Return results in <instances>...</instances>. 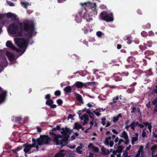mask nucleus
<instances>
[{"label":"nucleus","mask_w":157,"mask_h":157,"mask_svg":"<svg viewBox=\"0 0 157 157\" xmlns=\"http://www.w3.org/2000/svg\"><path fill=\"white\" fill-rule=\"evenodd\" d=\"M18 24L21 31H18V26L14 22L9 26L8 32L12 34H17L18 36H22V31H23L28 33H24L23 35L28 38L32 37L34 33L35 35L36 34V32L35 31V27L33 23L29 21H25L22 22H19Z\"/></svg>","instance_id":"obj_1"},{"label":"nucleus","mask_w":157,"mask_h":157,"mask_svg":"<svg viewBox=\"0 0 157 157\" xmlns=\"http://www.w3.org/2000/svg\"><path fill=\"white\" fill-rule=\"evenodd\" d=\"M61 130L62 131L61 133L63 136L57 135V136H56L54 138L53 141L56 143V145H61L63 146L67 144L69 135L66 132L64 128H62Z\"/></svg>","instance_id":"obj_2"},{"label":"nucleus","mask_w":157,"mask_h":157,"mask_svg":"<svg viewBox=\"0 0 157 157\" xmlns=\"http://www.w3.org/2000/svg\"><path fill=\"white\" fill-rule=\"evenodd\" d=\"M81 5L84 7L86 12H88L91 17H94L97 14V11L96 10V3H93L90 2L81 3Z\"/></svg>","instance_id":"obj_3"},{"label":"nucleus","mask_w":157,"mask_h":157,"mask_svg":"<svg viewBox=\"0 0 157 157\" xmlns=\"http://www.w3.org/2000/svg\"><path fill=\"white\" fill-rule=\"evenodd\" d=\"M27 37V39H25L24 38H15L14 41L15 43L21 48H26L29 41V39L30 38Z\"/></svg>","instance_id":"obj_4"},{"label":"nucleus","mask_w":157,"mask_h":157,"mask_svg":"<svg viewBox=\"0 0 157 157\" xmlns=\"http://www.w3.org/2000/svg\"><path fill=\"white\" fill-rule=\"evenodd\" d=\"M99 17L102 19L106 22L112 21L113 20L112 13L109 14L105 11L101 13Z\"/></svg>","instance_id":"obj_5"},{"label":"nucleus","mask_w":157,"mask_h":157,"mask_svg":"<svg viewBox=\"0 0 157 157\" xmlns=\"http://www.w3.org/2000/svg\"><path fill=\"white\" fill-rule=\"evenodd\" d=\"M135 59L133 56H129L127 59L128 63L125 65L126 67L131 68L134 67V64L135 61Z\"/></svg>","instance_id":"obj_6"},{"label":"nucleus","mask_w":157,"mask_h":157,"mask_svg":"<svg viewBox=\"0 0 157 157\" xmlns=\"http://www.w3.org/2000/svg\"><path fill=\"white\" fill-rule=\"evenodd\" d=\"M144 147L143 145H141L140 146V147L137 151V153L136 155V157H140H140H144Z\"/></svg>","instance_id":"obj_7"},{"label":"nucleus","mask_w":157,"mask_h":157,"mask_svg":"<svg viewBox=\"0 0 157 157\" xmlns=\"http://www.w3.org/2000/svg\"><path fill=\"white\" fill-rule=\"evenodd\" d=\"M33 142H36L40 146L44 144V139L43 136L40 138H38L37 139L33 138L32 139Z\"/></svg>","instance_id":"obj_8"},{"label":"nucleus","mask_w":157,"mask_h":157,"mask_svg":"<svg viewBox=\"0 0 157 157\" xmlns=\"http://www.w3.org/2000/svg\"><path fill=\"white\" fill-rule=\"evenodd\" d=\"M155 54L154 52L152 50H147L146 51L144 52L145 57L149 59H151V57H150V56L153 55Z\"/></svg>","instance_id":"obj_9"},{"label":"nucleus","mask_w":157,"mask_h":157,"mask_svg":"<svg viewBox=\"0 0 157 157\" xmlns=\"http://www.w3.org/2000/svg\"><path fill=\"white\" fill-rule=\"evenodd\" d=\"M23 147H24V151L25 153L30 154L31 153L29 152L31 149V147L30 146V144L28 143H26L25 144L23 145Z\"/></svg>","instance_id":"obj_10"},{"label":"nucleus","mask_w":157,"mask_h":157,"mask_svg":"<svg viewBox=\"0 0 157 157\" xmlns=\"http://www.w3.org/2000/svg\"><path fill=\"white\" fill-rule=\"evenodd\" d=\"M131 126H132V129L134 130L136 127L137 126L140 127V128H142L144 127V125L143 124H140L138 122H133L131 124Z\"/></svg>","instance_id":"obj_11"},{"label":"nucleus","mask_w":157,"mask_h":157,"mask_svg":"<svg viewBox=\"0 0 157 157\" xmlns=\"http://www.w3.org/2000/svg\"><path fill=\"white\" fill-rule=\"evenodd\" d=\"M7 92L5 91H4L0 94V103H2L4 101Z\"/></svg>","instance_id":"obj_12"},{"label":"nucleus","mask_w":157,"mask_h":157,"mask_svg":"<svg viewBox=\"0 0 157 157\" xmlns=\"http://www.w3.org/2000/svg\"><path fill=\"white\" fill-rule=\"evenodd\" d=\"M6 47L12 50H15L16 49V47L10 41H7L6 43Z\"/></svg>","instance_id":"obj_13"},{"label":"nucleus","mask_w":157,"mask_h":157,"mask_svg":"<svg viewBox=\"0 0 157 157\" xmlns=\"http://www.w3.org/2000/svg\"><path fill=\"white\" fill-rule=\"evenodd\" d=\"M44 139V144H48L50 143V138L48 136H43Z\"/></svg>","instance_id":"obj_14"},{"label":"nucleus","mask_w":157,"mask_h":157,"mask_svg":"<svg viewBox=\"0 0 157 157\" xmlns=\"http://www.w3.org/2000/svg\"><path fill=\"white\" fill-rule=\"evenodd\" d=\"M88 116L87 115L85 114H83L81 117V120H82L84 119V122L83 125H85L87 123V121H89L88 118Z\"/></svg>","instance_id":"obj_15"},{"label":"nucleus","mask_w":157,"mask_h":157,"mask_svg":"<svg viewBox=\"0 0 157 157\" xmlns=\"http://www.w3.org/2000/svg\"><path fill=\"white\" fill-rule=\"evenodd\" d=\"M77 88H82L83 87V83L80 81H76L74 85Z\"/></svg>","instance_id":"obj_16"},{"label":"nucleus","mask_w":157,"mask_h":157,"mask_svg":"<svg viewBox=\"0 0 157 157\" xmlns=\"http://www.w3.org/2000/svg\"><path fill=\"white\" fill-rule=\"evenodd\" d=\"M91 17V16L90 15L89 13H84L83 17L86 19L87 21H88L92 20V18L91 17Z\"/></svg>","instance_id":"obj_17"},{"label":"nucleus","mask_w":157,"mask_h":157,"mask_svg":"<svg viewBox=\"0 0 157 157\" xmlns=\"http://www.w3.org/2000/svg\"><path fill=\"white\" fill-rule=\"evenodd\" d=\"M75 94H76V99L78 101L79 103H81L82 104H83L84 103V102L83 101L82 98V96L81 95L78 94L76 93H75Z\"/></svg>","instance_id":"obj_18"},{"label":"nucleus","mask_w":157,"mask_h":157,"mask_svg":"<svg viewBox=\"0 0 157 157\" xmlns=\"http://www.w3.org/2000/svg\"><path fill=\"white\" fill-rule=\"evenodd\" d=\"M135 136L133 137L132 138L131 143L132 145L135 144V142L137 141L138 139V133H136L135 134Z\"/></svg>","instance_id":"obj_19"},{"label":"nucleus","mask_w":157,"mask_h":157,"mask_svg":"<svg viewBox=\"0 0 157 157\" xmlns=\"http://www.w3.org/2000/svg\"><path fill=\"white\" fill-rule=\"evenodd\" d=\"M6 55L9 58V59L10 61H12L13 60L14 55L13 54L11 53L8 51H7L6 53Z\"/></svg>","instance_id":"obj_20"},{"label":"nucleus","mask_w":157,"mask_h":157,"mask_svg":"<svg viewBox=\"0 0 157 157\" xmlns=\"http://www.w3.org/2000/svg\"><path fill=\"white\" fill-rule=\"evenodd\" d=\"M121 75H118V74H114L113 76L115 79L116 81H121L122 80V78L121 77Z\"/></svg>","instance_id":"obj_21"},{"label":"nucleus","mask_w":157,"mask_h":157,"mask_svg":"<svg viewBox=\"0 0 157 157\" xmlns=\"http://www.w3.org/2000/svg\"><path fill=\"white\" fill-rule=\"evenodd\" d=\"M71 58L73 61L76 62L78 61L80 59V57L75 54L72 55L71 56Z\"/></svg>","instance_id":"obj_22"},{"label":"nucleus","mask_w":157,"mask_h":157,"mask_svg":"<svg viewBox=\"0 0 157 157\" xmlns=\"http://www.w3.org/2000/svg\"><path fill=\"white\" fill-rule=\"evenodd\" d=\"M64 90L67 93H69L71 92L72 89L70 86H67L64 88Z\"/></svg>","instance_id":"obj_23"},{"label":"nucleus","mask_w":157,"mask_h":157,"mask_svg":"<svg viewBox=\"0 0 157 157\" xmlns=\"http://www.w3.org/2000/svg\"><path fill=\"white\" fill-rule=\"evenodd\" d=\"M82 128V127L81 125L79 123L76 122L75 123L74 128V129H76L77 130H78Z\"/></svg>","instance_id":"obj_24"},{"label":"nucleus","mask_w":157,"mask_h":157,"mask_svg":"<svg viewBox=\"0 0 157 157\" xmlns=\"http://www.w3.org/2000/svg\"><path fill=\"white\" fill-rule=\"evenodd\" d=\"M64 151V150H62L61 152L56 153L55 154L54 157H64V155L61 152Z\"/></svg>","instance_id":"obj_25"},{"label":"nucleus","mask_w":157,"mask_h":157,"mask_svg":"<svg viewBox=\"0 0 157 157\" xmlns=\"http://www.w3.org/2000/svg\"><path fill=\"white\" fill-rule=\"evenodd\" d=\"M121 137L124 138V139H126L128 138V135L127 133L125 131H123L122 133Z\"/></svg>","instance_id":"obj_26"},{"label":"nucleus","mask_w":157,"mask_h":157,"mask_svg":"<svg viewBox=\"0 0 157 157\" xmlns=\"http://www.w3.org/2000/svg\"><path fill=\"white\" fill-rule=\"evenodd\" d=\"M82 147L81 146H79L77 147L76 148V152L79 153L80 154H81L82 153V150H81V149H82Z\"/></svg>","instance_id":"obj_27"},{"label":"nucleus","mask_w":157,"mask_h":157,"mask_svg":"<svg viewBox=\"0 0 157 157\" xmlns=\"http://www.w3.org/2000/svg\"><path fill=\"white\" fill-rule=\"evenodd\" d=\"M151 150L152 151V155L153 156V154L155 152V150L157 149V145L155 144L154 145L152 146L151 148Z\"/></svg>","instance_id":"obj_28"},{"label":"nucleus","mask_w":157,"mask_h":157,"mask_svg":"<svg viewBox=\"0 0 157 157\" xmlns=\"http://www.w3.org/2000/svg\"><path fill=\"white\" fill-rule=\"evenodd\" d=\"M57 130L56 128H54L52 130L49 132V133L50 135H55L56 136H57V134L55 133V132H54L55 131Z\"/></svg>","instance_id":"obj_29"},{"label":"nucleus","mask_w":157,"mask_h":157,"mask_svg":"<svg viewBox=\"0 0 157 157\" xmlns=\"http://www.w3.org/2000/svg\"><path fill=\"white\" fill-rule=\"evenodd\" d=\"M54 103V101L52 99L47 100L46 102V104L47 105L50 106L51 104Z\"/></svg>","instance_id":"obj_30"},{"label":"nucleus","mask_w":157,"mask_h":157,"mask_svg":"<svg viewBox=\"0 0 157 157\" xmlns=\"http://www.w3.org/2000/svg\"><path fill=\"white\" fill-rule=\"evenodd\" d=\"M124 148V147L122 146H118L116 150L118 153H121L122 152Z\"/></svg>","instance_id":"obj_31"},{"label":"nucleus","mask_w":157,"mask_h":157,"mask_svg":"<svg viewBox=\"0 0 157 157\" xmlns=\"http://www.w3.org/2000/svg\"><path fill=\"white\" fill-rule=\"evenodd\" d=\"M142 27L144 29H149L151 28V25L150 23H147L145 25H143Z\"/></svg>","instance_id":"obj_32"},{"label":"nucleus","mask_w":157,"mask_h":157,"mask_svg":"<svg viewBox=\"0 0 157 157\" xmlns=\"http://www.w3.org/2000/svg\"><path fill=\"white\" fill-rule=\"evenodd\" d=\"M21 4L22 6H24V7L25 9L27 8L29 5L28 2H21Z\"/></svg>","instance_id":"obj_33"},{"label":"nucleus","mask_w":157,"mask_h":157,"mask_svg":"<svg viewBox=\"0 0 157 157\" xmlns=\"http://www.w3.org/2000/svg\"><path fill=\"white\" fill-rule=\"evenodd\" d=\"M75 20L77 22L80 23L82 21V18L81 17L76 16Z\"/></svg>","instance_id":"obj_34"},{"label":"nucleus","mask_w":157,"mask_h":157,"mask_svg":"<svg viewBox=\"0 0 157 157\" xmlns=\"http://www.w3.org/2000/svg\"><path fill=\"white\" fill-rule=\"evenodd\" d=\"M23 147V145L22 146H19L16 149L13 150V152L14 153H16L17 151H19L20 150H21L22 147Z\"/></svg>","instance_id":"obj_35"},{"label":"nucleus","mask_w":157,"mask_h":157,"mask_svg":"<svg viewBox=\"0 0 157 157\" xmlns=\"http://www.w3.org/2000/svg\"><path fill=\"white\" fill-rule=\"evenodd\" d=\"M139 48L140 49L142 50H145L147 49V47L146 46H143V45H140L139 46Z\"/></svg>","instance_id":"obj_36"},{"label":"nucleus","mask_w":157,"mask_h":157,"mask_svg":"<svg viewBox=\"0 0 157 157\" xmlns=\"http://www.w3.org/2000/svg\"><path fill=\"white\" fill-rule=\"evenodd\" d=\"M11 19L12 20L14 21L16 20H19V19L17 18V16L15 14H13L12 17L11 18Z\"/></svg>","instance_id":"obj_37"},{"label":"nucleus","mask_w":157,"mask_h":157,"mask_svg":"<svg viewBox=\"0 0 157 157\" xmlns=\"http://www.w3.org/2000/svg\"><path fill=\"white\" fill-rule=\"evenodd\" d=\"M102 151V154L104 155H107L106 154V150L105 148L102 147L101 149Z\"/></svg>","instance_id":"obj_38"},{"label":"nucleus","mask_w":157,"mask_h":157,"mask_svg":"<svg viewBox=\"0 0 157 157\" xmlns=\"http://www.w3.org/2000/svg\"><path fill=\"white\" fill-rule=\"evenodd\" d=\"M61 91L59 90H57L54 92L55 95L57 96H59L61 95Z\"/></svg>","instance_id":"obj_39"},{"label":"nucleus","mask_w":157,"mask_h":157,"mask_svg":"<svg viewBox=\"0 0 157 157\" xmlns=\"http://www.w3.org/2000/svg\"><path fill=\"white\" fill-rule=\"evenodd\" d=\"M141 35L143 37H146L147 36V32L145 31H143L141 33Z\"/></svg>","instance_id":"obj_40"},{"label":"nucleus","mask_w":157,"mask_h":157,"mask_svg":"<svg viewBox=\"0 0 157 157\" xmlns=\"http://www.w3.org/2000/svg\"><path fill=\"white\" fill-rule=\"evenodd\" d=\"M147 46L148 47H152V44L153 43L151 40L147 41Z\"/></svg>","instance_id":"obj_41"},{"label":"nucleus","mask_w":157,"mask_h":157,"mask_svg":"<svg viewBox=\"0 0 157 157\" xmlns=\"http://www.w3.org/2000/svg\"><path fill=\"white\" fill-rule=\"evenodd\" d=\"M13 13L11 12H8L6 14V17L8 19L11 18Z\"/></svg>","instance_id":"obj_42"},{"label":"nucleus","mask_w":157,"mask_h":157,"mask_svg":"<svg viewBox=\"0 0 157 157\" xmlns=\"http://www.w3.org/2000/svg\"><path fill=\"white\" fill-rule=\"evenodd\" d=\"M119 97L118 96H117L115 97H114L113 99V103H116L117 101L119 100Z\"/></svg>","instance_id":"obj_43"},{"label":"nucleus","mask_w":157,"mask_h":157,"mask_svg":"<svg viewBox=\"0 0 157 157\" xmlns=\"http://www.w3.org/2000/svg\"><path fill=\"white\" fill-rule=\"evenodd\" d=\"M121 75L122 76H127L129 75V73L127 71L122 72L121 74Z\"/></svg>","instance_id":"obj_44"},{"label":"nucleus","mask_w":157,"mask_h":157,"mask_svg":"<svg viewBox=\"0 0 157 157\" xmlns=\"http://www.w3.org/2000/svg\"><path fill=\"white\" fill-rule=\"evenodd\" d=\"M56 102L59 105H61L63 104V101L61 99H59L57 100Z\"/></svg>","instance_id":"obj_45"},{"label":"nucleus","mask_w":157,"mask_h":157,"mask_svg":"<svg viewBox=\"0 0 157 157\" xmlns=\"http://www.w3.org/2000/svg\"><path fill=\"white\" fill-rule=\"evenodd\" d=\"M89 86V82L83 83V87H84L86 88H87Z\"/></svg>","instance_id":"obj_46"},{"label":"nucleus","mask_w":157,"mask_h":157,"mask_svg":"<svg viewBox=\"0 0 157 157\" xmlns=\"http://www.w3.org/2000/svg\"><path fill=\"white\" fill-rule=\"evenodd\" d=\"M6 2L10 6H14L15 5L14 3L10 1H7Z\"/></svg>","instance_id":"obj_47"},{"label":"nucleus","mask_w":157,"mask_h":157,"mask_svg":"<svg viewBox=\"0 0 157 157\" xmlns=\"http://www.w3.org/2000/svg\"><path fill=\"white\" fill-rule=\"evenodd\" d=\"M94 146L92 143H90L88 145V147L89 149H93Z\"/></svg>","instance_id":"obj_48"},{"label":"nucleus","mask_w":157,"mask_h":157,"mask_svg":"<svg viewBox=\"0 0 157 157\" xmlns=\"http://www.w3.org/2000/svg\"><path fill=\"white\" fill-rule=\"evenodd\" d=\"M89 86H94L96 85V82H89Z\"/></svg>","instance_id":"obj_49"},{"label":"nucleus","mask_w":157,"mask_h":157,"mask_svg":"<svg viewBox=\"0 0 157 157\" xmlns=\"http://www.w3.org/2000/svg\"><path fill=\"white\" fill-rule=\"evenodd\" d=\"M93 150L96 152H98L99 151V149L98 147H95L93 149Z\"/></svg>","instance_id":"obj_50"},{"label":"nucleus","mask_w":157,"mask_h":157,"mask_svg":"<svg viewBox=\"0 0 157 157\" xmlns=\"http://www.w3.org/2000/svg\"><path fill=\"white\" fill-rule=\"evenodd\" d=\"M65 131L66 133H70L72 132V131H70V130L69 128H67V127H66L65 128Z\"/></svg>","instance_id":"obj_51"},{"label":"nucleus","mask_w":157,"mask_h":157,"mask_svg":"<svg viewBox=\"0 0 157 157\" xmlns=\"http://www.w3.org/2000/svg\"><path fill=\"white\" fill-rule=\"evenodd\" d=\"M119 120V119H118V117H113V121L114 122H116L117 121Z\"/></svg>","instance_id":"obj_52"},{"label":"nucleus","mask_w":157,"mask_h":157,"mask_svg":"<svg viewBox=\"0 0 157 157\" xmlns=\"http://www.w3.org/2000/svg\"><path fill=\"white\" fill-rule=\"evenodd\" d=\"M45 98L49 100V99H51V95L50 94H48L47 95H45Z\"/></svg>","instance_id":"obj_53"},{"label":"nucleus","mask_w":157,"mask_h":157,"mask_svg":"<svg viewBox=\"0 0 157 157\" xmlns=\"http://www.w3.org/2000/svg\"><path fill=\"white\" fill-rule=\"evenodd\" d=\"M96 34L98 37H100L102 36V33L101 31H98L96 33Z\"/></svg>","instance_id":"obj_54"},{"label":"nucleus","mask_w":157,"mask_h":157,"mask_svg":"<svg viewBox=\"0 0 157 157\" xmlns=\"http://www.w3.org/2000/svg\"><path fill=\"white\" fill-rule=\"evenodd\" d=\"M154 33L152 31H150L148 32V36H154Z\"/></svg>","instance_id":"obj_55"},{"label":"nucleus","mask_w":157,"mask_h":157,"mask_svg":"<svg viewBox=\"0 0 157 157\" xmlns=\"http://www.w3.org/2000/svg\"><path fill=\"white\" fill-rule=\"evenodd\" d=\"M105 117L102 118L101 119L102 121H101V124H102L103 125H104L105 124Z\"/></svg>","instance_id":"obj_56"},{"label":"nucleus","mask_w":157,"mask_h":157,"mask_svg":"<svg viewBox=\"0 0 157 157\" xmlns=\"http://www.w3.org/2000/svg\"><path fill=\"white\" fill-rule=\"evenodd\" d=\"M146 136V132L145 131V130L144 129L143 130L142 134V136L143 137H145Z\"/></svg>","instance_id":"obj_57"},{"label":"nucleus","mask_w":157,"mask_h":157,"mask_svg":"<svg viewBox=\"0 0 157 157\" xmlns=\"http://www.w3.org/2000/svg\"><path fill=\"white\" fill-rule=\"evenodd\" d=\"M109 140L107 139L106 138L105 139V140L104 142V144L106 145H109Z\"/></svg>","instance_id":"obj_58"},{"label":"nucleus","mask_w":157,"mask_h":157,"mask_svg":"<svg viewBox=\"0 0 157 157\" xmlns=\"http://www.w3.org/2000/svg\"><path fill=\"white\" fill-rule=\"evenodd\" d=\"M152 103L154 105H155L157 103V98H155L153 100Z\"/></svg>","instance_id":"obj_59"},{"label":"nucleus","mask_w":157,"mask_h":157,"mask_svg":"<svg viewBox=\"0 0 157 157\" xmlns=\"http://www.w3.org/2000/svg\"><path fill=\"white\" fill-rule=\"evenodd\" d=\"M89 117L91 118L93 121L94 120V114L92 113H91L89 115Z\"/></svg>","instance_id":"obj_60"},{"label":"nucleus","mask_w":157,"mask_h":157,"mask_svg":"<svg viewBox=\"0 0 157 157\" xmlns=\"http://www.w3.org/2000/svg\"><path fill=\"white\" fill-rule=\"evenodd\" d=\"M128 155V153L127 151H124L123 156L124 157H127Z\"/></svg>","instance_id":"obj_61"},{"label":"nucleus","mask_w":157,"mask_h":157,"mask_svg":"<svg viewBox=\"0 0 157 157\" xmlns=\"http://www.w3.org/2000/svg\"><path fill=\"white\" fill-rule=\"evenodd\" d=\"M100 8L101 9H105L106 8V6L104 5H101L100 6Z\"/></svg>","instance_id":"obj_62"},{"label":"nucleus","mask_w":157,"mask_h":157,"mask_svg":"<svg viewBox=\"0 0 157 157\" xmlns=\"http://www.w3.org/2000/svg\"><path fill=\"white\" fill-rule=\"evenodd\" d=\"M16 121L18 122H21L22 119L20 117H16L15 118Z\"/></svg>","instance_id":"obj_63"},{"label":"nucleus","mask_w":157,"mask_h":157,"mask_svg":"<svg viewBox=\"0 0 157 157\" xmlns=\"http://www.w3.org/2000/svg\"><path fill=\"white\" fill-rule=\"evenodd\" d=\"M33 143L32 144H30V146L31 147V148L33 147H35L36 146V142H33Z\"/></svg>","instance_id":"obj_64"}]
</instances>
